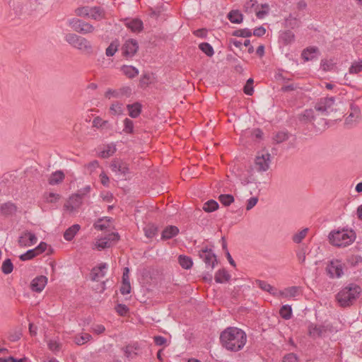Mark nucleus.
Instances as JSON below:
<instances>
[{
	"label": "nucleus",
	"mask_w": 362,
	"mask_h": 362,
	"mask_svg": "<svg viewBox=\"0 0 362 362\" xmlns=\"http://www.w3.org/2000/svg\"><path fill=\"white\" fill-rule=\"evenodd\" d=\"M281 317L284 320H289L292 317V308L289 305H284L279 310Z\"/></svg>",
	"instance_id": "nucleus-40"
},
{
	"label": "nucleus",
	"mask_w": 362,
	"mask_h": 362,
	"mask_svg": "<svg viewBox=\"0 0 362 362\" xmlns=\"http://www.w3.org/2000/svg\"><path fill=\"white\" fill-rule=\"evenodd\" d=\"M115 310L120 316H124L129 311L128 307L122 303H119L115 306Z\"/></svg>",
	"instance_id": "nucleus-57"
},
{
	"label": "nucleus",
	"mask_w": 362,
	"mask_h": 362,
	"mask_svg": "<svg viewBox=\"0 0 362 362\" xmlns=\"http://www.w3.org/2000/svg\"><path fill=\"white\" fill-rule=\"evenodd\" d=\"M65 40L78 49L87 50L91 48L90 42L86 38L74 33L66 35Z\"/></svg>",
	"instance_id": "nucleus-4"
},
{
	"label": "nucleus",
	"mask_w": 362,
	"mask_h": 362,
	"mask_svg": "<svg viewBox=\"0 0 362 362\" xmlns=\"http://www.w3.org/2000/svg\"><path fill=\"white\" fill-rule=\"evenodd\" d=\"M124 129L123 132L126 134L134 133V122L129 118H125L124 120Z\"/></svg>",
	"instance_id": "nucleus-50"
},
{
	"label": "nucleus",
	"mask_w": 362,
	"mask_h": 362,
	"mask_svg": "<svg viewBox=\"0 0 362 362\" xmlns=\"http://www.w3.org/2000/svg\"><path fill=\"white\" fill-rule=\"evenodd\" d=\"M116 151V148L115 146L108 145L106 149H104L100 153V156L103 158H107L112 156Z\"/></svg>",
	"instance_id": "nucleus-47"
},
{
	"label": "nucleus",
	"mask_w": 362,
	"mask_h": 362,
	"mask_svg": "<svg viewBox=\"0 0 362 362\" xmlns=\"http://www.w3.org/2000/svg\"><path fill=\"white\" fill-rule=\"evenodd\" d=\"M298 291V287L297 286H291L286 288L285 291H278L279 296H281L286 298L288 297H295L297 296Z\"/></svg>",
	"instance_id": "nucleus-39"
},
{
	"label": "nucleus",
	"mask_w": 362,
	"mask_h": 362,
	"mask_svg": "<svg viewBox=\"0 0 362 362\" xmlns=\"http://www.w3.org/2000/svg\"><path fill=\"white\" fill-rule=\"evenodd\" d=\"M92 339V336L88 333H83L82 334H77L74 338V341L76 344L81 346L85 343L89 341Z\"/></svg>",
	"instance_id": "nucleus-37"
},
{
	"label": "nucleus",
	"mask_w": 362,
	"mask_h": 362,
	"mask_svg": "<svg viewBox=\"0 0 362 362\" xmlns=\"http://www.w3.org/2000/svg\"><path fill=\"white\" fill-rule=\"evenodd\" d=\"M315 111L313 109H307L302 114L299 115V121L303 124H308L312 122L313 126H315L313 121H315Z\"/></svg>",
	"instance_id": "nucleus-24"
},
{
	"label": "nucleus",
	"mask_w": 362,
	"mask_h": 362,
	"mask_svg": "<svg viewBox=\"0 0 362 362\" xmlns=\"http://www.w3.org/2000/svg\"><path fill=\"white\" fill-rule=\"evenodd\" d=\"M179 228L175 226H168L161 233V240H170L179 233Z\"/></svg>",
	"instance_id": "nucleus-23"
},
{
	"label": "nucleus",
	"mask_w": 362,
	"mask_h": 362,
	"mask_svg": "<svg viewBox=\"0 0 362 362\" xmlns=\"http://www.w3.org/2000/svg\"><path fill=\"white\" fill-rule=\"evenodd\" d=\"M69 24L76 32L82 34L91 33L95 30L91 24L78 18L69 20Z\"/></svg>",
	"instance_id": "nucleus-7"
},
{
	"label": "nucleus",
	"mask_w": 362,
	"mask_h": 362,
	"mask_svg": "<svg viewBox=\"0 0 362 362\" xmlns=\"http://www.w3.org/2000/svg\"><path fill=\"white\" fill-rule=\"evenodd\" d=\"M279 37L284 44L287 45L294 41L295 35L292 31L287 30L281 32Z\"/></svg>",
	"instance_id": "nucleus-33"
},
{
	"label": "nucleus",
	"mask_w": 362,
	"mask_h": 362,
	"mask_svg": "<svg viewBox=\"0 0 362 362\" xmlns=\"http://www.w3.org/2000/svg\"><path fill=\"white\" fill-rule=\"evenodd\" d=\"M81 226L78 224H74L68 229H66L64 233V238L67 241L73 240L77 232L80 230Z\"/></svg>",
	"instance_id": "nucleus-31"
},
{
	"label": "nucleus",
	"mask_w": 362,
	"mask_h": 362,
	"mask_svg": "<svg viewBox=\"0 0 362 362\" xmlns=\"http://www.w3.org/2000/svg\"><path fill=\"white\" fill-rule=\"evenodd\" d=\"M326 271L332 279L340 278L344 274L342 264L337 259L331 261L327 265Z\"/></svg>",
	"instance_id": "nucleus-10"
},
{
	"label": "nucleus",
	"mask_w": 362,
	"mask_h": 362,
	"mask_svg": "<svg viewBox=\"0 0 362 362\" xmlns=\"http://www.w3.org/2000/svg\"><path fill=\"white\" fill-rule=\"evenodd\" d=\"M118 40L112 41L105 50V54L107 57H112L118 49L119 47Z\"/></svg>",
	"instance_id": "nucleus-43"
},
{
	"label": "nucleus",
	"mask_w": 362,
	"mask_h": 362,
	"mask_svg": "<svg viewBox=\"0 0 362 362\" xmlns=\"http://www.w3.org/2000/svg\"><path fill=\"white\" fill-rule=\"evenodd\" d=\"M218 208V204L214 199H210L204 203L203 209L206 212H212L216 211Z\"/></svg>",
	"instance_id": "nucleus-42"
},
{
	"label": "nucleus",
	"mask_w": 362,
	"mask_h": 362,
	"mask_svg": "<svg viewBox=\"0 0 362 362\" xmlns=\"http://www.w3.org/2000/svg\"><path fill=\"white\" fill-rule=\"evenodd\" d=\"M252 32L248 28L238 29L233 32L232 35L241 37H249L252 36Z\"/></svg>",
	"instance_id": "nucleus-45"
},
{
	"label": "nucleus",
	"mask_w": 362,
	"mask_h": 362,
	"mask_svg": "<svg viewBox=\"0 0 362 362\" xmlns=\"http://www.w3.org/2000/svg\"><path fill=\"white\" fill-rule=\"evenodd\" d=\"M111 114L114 115H119L123 112L122 104L119 102L114 103L110 107Z\"/></svg>",
	"instance_id": "nucleus-46"
},
{
	"label": "nucleus",
	"mask_w": 362,
	"mask_h": 362,
	"mask_svg": "<svg viewBox=\"0 0 362 362\" xmlns=\"http://www.w3.org/2000/svg\"><path fill=\"white\" fill-rule=\"evenodd\" d=\"M299 25L300 21L292 14H289V16L285 18L284 25L286 28L294 29L298 27Z\"/></svg>",
	"instance_id": "nucleus-35"
},
{
	"label": "nucleus",
	"mask_w": 362,
	"mask_h": 362,
	"mask_svg": "<svg viewBox=\"0 0 362 362\" xmlns=\"http://www.w3.org/2000/svg\"><path fill=\"white\" fill-rule=\"evenodd\" d=\"M90 12H91L90 7L83 6L76 9L75 13L78 16L88 17L90 16Z\"/></svg>",
	"instance_id": "nucleus-51"
},
{
	"label": "nucleus",
	"mask_w": 362,
	"mask_h": 362,
	"mask_svg": "<svg viewBox=\"0 0 362 362\" xmlns=\"http://www.w3.org/2000/svg\"><path fill=\"white\" fill-rule=\"evenodd\" d=\"M65 177V175L62 170H57L52 173L48 180V182L51 185H56L62 182Z\"/></svg>",
	"instance_id": "nucleus-27"
},
{
	"label": "nucleus",
	"mask_w": 362,
	"mask_h": 362,
	"mask_svg": "<svg viewBox=\"0 0 362 362\" xmlns=\"http://www.w3.org/2000/svg\"><path fill=\"white\" fill-rule=\"evenodd\" d=\"M230 279V275L225 269L218 270L214 276L215 281L218 284H223L226 281H228Z\"/></svg>",
	"instance_id": "nucleus-28"
},
{
	"label": "nucleus",
	"mask_w": 362,
	"mask_h": 362,
	"mask_svg": "<svg viewBox=\"0 0 362 362\" xmlns=\"http://www.w3.org/2000/svg\"><path fill=\"white\" fill-rule=\"evenodd\" d=\"M218 199L223 205L226 206L234 202V197L231 194H221Z\"/></svg>",
	"instance_id": "nucleus-49"
},
{
	"label": "nucleus",
	"mask_w": 362,
	"mask_h": 362,
	"mask_svg": "<svg viewBox=\"0 0 362 362\" xmlns=\"http://www.w3.org/2000/svg\"><path fill=\"white\" fill-rule=\"evenodd\" d=\"M362 71V60L354 62L349 68L350 74H358Z\"/></svg>",
	"instance_id": "nucleus-55"
},
{
	"label": "nucleus",
	"mask_w": 362,
	"mask_h": 362,
	"mask_svg": "<svg viewBox=\"0 0 362 362\" xmlns=\"http://www.w3.org/2000/svg\"><path fill=\"white\" fill-rule=\"evenodd\" d=\"M48 348L53 352L59 351L61 349L62 344L56 340L50 339L47 344Z\"/></svg>",
	"instance_id": "nucleus-56"
},
{
	"label": "nucleus",
	"mask_w": 362,
	"mask_h": 362,
	"mask_svg": "<svg viewBox=\"0 0 362 362\" xmlns=\"http://www.w3.org/2000/svg\"><path fill=\"white\" fill-rule=\"evenodd\" d=\"M37 256V253L33 249L28 250L26 252L21 255L19 258L21 261H28L33 259Z\"/></svg>",
	"instance_id": "nucleus-52"
},
{
	"label": "nucleus",
	"mask_w": 362,
	"mask_h": 362,
	"mask_svg": "<svg viewBox=\"0 0 362 362\" xmlns=\"http://www.w3.org/2000/svg\"><path fill=\"white\" fill-rule=\"evenodd\" d=\"M258 6L257 0H250L245 4V8L250 10V12H252L253 10L255 11V8H258Z\"/></svg>",
	"instance_id": "nucleus-59"
},
{
	"label": "nucleus",
	"mask_w": 362,
	"mask_h": 362,
	"mask_svg": "<svg viewBox=\"0 0 362 362\" xmlns=\"http://www.w3.org/2000/svg\"><path fill=\"white\" fill-rule=\"evenodd\" d=\"M13 265L10 259H5L1 266V272L4 274H9L13 272Z\"/></svg>",
	"instance_id": "nucleus-44"
},
{
	"label": "nucleus",
	"mask_w": 362,
	"mask_h": 362,
	"mask_svg": "<svg viewBox=\"0 0 362 362\" xmlns=\"http://www.w3.org/2000/svg\"><path fill=\"white\" fill-rule=\"evenodd\" d=\"M317 51L318 49L316 47H307L303 50L301 57L305 62L313 60L315 58V54Z\"/></svg>",
	"instance_id": "nucleus-29"
},
{
	"label": "nucleus",
	"mask_w": 362,
	"mask_h": 362,
	"mask_svg": "<svg viewBox=\"0 0 362 362\" xmlns=\"http://www.w3.org/2000/svg\"><path fill=\"white\" fill-rule=\"evenodd\" d=\"M327 332V329L323 325L310 324L308 326V334L313 339L323 337Z\"/></svg>",
	"instance_id": "nucleus-17"
},
{
	"label": "nucleus",
	"mask_w": 362,
	"mask_h": 362,
	"mask_svg": "<svg viewBox=\"0 0 362 362\" xmlns=\"http://www.w3.org/2000/svg\"><path fill=\"white\" fill-rule=\"evenodd\" d=\"M255 284L262 291H267L275 297L279 296L277 289L268 284L267 281L257 279L255 280Z\"/></svg>",
	"instance_id": "nucleus-21"
},
{
	"label": "nucleus",
	"mask_w": 362,
	"mask_h": 362,
	"mask_svg": "<svg viewBox=\"0 0 362 362\" xmlns=\"http://www.w3.org/2000/svg\"><path fill=\"white\" fill-rule=\"evenodd\" d=\"M283 362H298V358L296 354L290 353L284 357Z\"/></svg>",
	"instance_id": "nucleus-60"
},
{
	"label": "nucleus",
	"mask_w": 362,
	"mask_h": 362,
	"mask_svg": "<svg viewBox=\"0 0 362 362\" xmlns=\"http://www.w3.org/2000/svg\"><path fill=\"white\" fill-rule=\"evenodd\" d=\"M335 102L334 97H327L320 98L315 104L316 111L321 112L322 115H328L334 111V105Z\"/></svg>",
	"instance_id": "nucleus-5"
},
{
	"label": "nucleus",
	"mask_w": 362,
	"mask_h": 362,
	"mask_svg": "<svg viewBox=\"0 0 362 362\" xmlns=\"http://www.w3.org/2000/svg\"><path fill=\"white\" fill-rule=\"evenodd\" d=\"M220 341L222 346L227 350L237 352L245 345L247 335L241 329L229 327L221 333Z\"/></svg>",
	"instance_id": "nucleus-1"
},
{
	"label": "nucleus",
	"mask_w": 362,
	"mask_h": 362,
	"mask_svg": "<svg viewBox=\"0 0 362 362\" xmlns=\"http://www.w3.org/2000/svg\"><path fill=\"white\" fill-rule=\"evenodd\" d=\"M271 155L269 153H262L256 156L255 166L257 171L265 172L269 168Z\"/></svg>",
	"instance_id": "nucleus-8"
},
{
	"label": "nucleus",
	"mask_w": 362,
	"mask_h": 362,
	"mask_svg": "<svg viewBox=\"0 0 362 362\" xmlns=\"http://www.w3.org/2000/svg\"><path fill=\"white\" fill-rule=\"evenodd\" d=\"M97 247L99 250H103L105 248H108L111 247V243L107 239V237H105L103 238H100L97 241L96 244Z\"/></svg>",
	"instance_id": "nucleus-54"
},
{
	"label": "nucleus",
	"mask_w": 362,
	"mask_h": 362,
	"mask_svg": "<svg viewBox=\"0 0 362 362\" xmlns=\"http://www.w3.org/2000/svg\"><path fill=\"white\" fill-rule=\"evenodd\" d=\"M290 134L287 131H279L273 136V140L276 144H281L289 139Z\"/></svg>",
	"instance_id": "nucleus-36"
},
{
	"label": "nucleus",
	"mask_w": 362,
	"mask_h": 362,
	"mask_svg": "<svg viewBox=\"0 0 362 362\" xmlns=\"http://www.w3.org/2000/svg\"><path fill=\"white\" fill-rule=\"evenodd\" d=\"M328 238L332 245L339 247H346L355 240L356 233L352 230L343 228L342 230L331 231Z\"/></svg>",
	"instance_id": "nucleus-3"
},
{
	"label": "nucleus",
	"mask_w": 362,
	"mask_h": 362,
	"mask_svg": "<svg viewBox=\"0 0 362 362\" xmlns=\"http://www.w3.org/2000/svg\"><path fill=\"white\" fill-rule=\"evenodd\" d=\"M120 293L122 295L129 294L131 293L130 282H122V286L119 288Z\"/></svg>",
	"instance_id": "nucleus-58"
},
{
	"label": "nucleus",
	"mask_w": 362,
	"mask_h": 362,
	"mask_svg": "<svg viewBox=\"0 0 362 362\" xmlns=\"http://www.w3.org/2000/svg\"><path fill=\"white\" fill-rule=\"evenodd\" d=\"M227 17L232 23L240 24L243 21V15L238 10L230 11Z\"/></svg>",
	"instance_id": "nucleus-30"
},
{
	"label": "nucleus",
	"mask_w": 362,
	"mask_h": 362,
	"mask_svg": "<svg viewBox=\"0 0 362 362\" xmlns=\"http://www.w3.org/2000/svg\"><path fill=\"white\" fill-rule=\"evenodd\" d=\"M132 89L129 86H122L119 89H108L105 94L107 98H122L124 97L129 98L132 95Z\"/></svg>",
	"instance_id": "nucleus-9"
},
{
	"label": "nucleus",
	"mask_w": 362,
	"mask_h": 362,
	"mask_svg": "<svg viewBox=\"0 0 362 362\" xmlns=\"http://www.w3.org/2000/svg\"><path fill=\"white\" fill-rule=\"evenodd\" d=\"M90 10L89 18L95 21H100L105 18V11L102 7L93 6L90 7Z\"/></svg>",
	"instance_id": "nucleus-26"
},
{
	"label": "nucleus",
	"mask_w": 362,
	"mask_h": 362,
	"mask_svg": "<svg viewBox=\"0 0 362 362\" xmlns=\"http://www.w3.org/2000/svg\"><path fill=\"white\" fill-rule=\"evenodd\" d=\"M178 263L185 269H189L193 265L192 259L184 255H180L177 258Z\"/></svg>",
	"instance_id": "nucleus-32"
},
{
	"label": "nucleus",
	"mask_w": 362,
	"mask_h": 362,
	"mask_svg": "<svg viewBox=\"0 0 362 362\" xmlns=\"http://www.w3.org/2000/svg\"><path fill=\"white\" fill-rule=\"evenodd\" d=\"M258 202V198L257 197H251L248 200H247V206H246V209L247 211L252 209L257 203Z\"/></svg>",
	"instance_id": "nucleus-62"
},
{
	"label": "nucleus",
	"mask_w": 362,
	"mask_h": 362,
	"mask_svg": "<svg viewBox=\"0 0 362 362\" xmlns=\"http://www.w3.org/2000/svg\"><path fill=\"white\" fill-rule=\"evenodd\" d=\"M254 83V81L252 78H250L247 79L246 84L245 85L243 88L244 93L247 95H252L254 93V89L252 84Z\"/></svg>",
	"instance_id": "nucleus-53"
},
{
	"label": "nucleus",
	"mask_w": 362,
	"mask_h": 362,
	"mask_svg": "<svg viewBox=\"0 0 362 362\" xmlns=\"http://www.w3.org/2000/svg\"><path fill=\"white\" fill-rule=\"evenodd\" d=\"M144 230L148 238H152L157 235L158 228L154 224H148L144 228Z\"/></svg>",
	"instance_id": "nucleus-38"
},
{
	"label": "nucleus",
	"mask_w": 362,
	"mask_h": 362,
	"mask_svg": "<svg viewBox=\"0 0 362 362\" xmlns=\"http://www.w3.org/2000/svg\"><path fill=\"white\" fill-rule=\"evenodd\" d=\"M47 283V278L45 276H38L33 279L30 283V289L37 293L41 292Z\"/></svg>",
	"instance_id": "nucleus-16"
},
{
	"label": "nucleus",
	"mask_w": 362,
	"mask_h": 362,
	"mask_svg": "<svg viewBox=\"0 0 362 362\" xmlns=\"http://www.w3.org/2000/svg\"><path fill=\"white\" fill-rule=\"evenodd\" d=\"M83 199L76 193L71 195L64 204V208L72 212L78 209L82 204Z\"/></svg>",
	"instance_id": "nucleus-15"
},
{
	"label": "nucleus",
	"mask_w": 362,
	"mask_h": 362,
	"mask_svg": "<svg viewBox=\"0 0 362 362\" xmlns=\"http://www.w3.org/2000/svg\"><path fill=\"white\" fill-rule=\"evenodd\" d=\"M47 245L45 242H41L35 248L34 251L37 253V256L44 252L47 249Z\"/></svg>",
	"instance_id": "nucleus-61"
},
{
	"label": "nucleus",
	"mask_w": 362,
	"mask_h": 362,
	"mask_svg": "<svg viewBox=\"0 0 362 362\" xmlns=\"http://www.w3.org/2000/svg\"><path fill=\"white\" fill-rule=\"evenodd\" d=\"M124 25L126 27H127L129 29H130L132 32L134 33H139L142 31L144 26H143V22L139 18H134V19H128L126 18L124 21Z\"/></svg>",
	"instance_id": "nucleus-18"
},
{
	"label": "nucleus",
	"mask_w": 362,
	"mask_h": 362,
	"mask_svg": "<svg viewBox=\"0 0 362 362\" xmlns=\"http://www.w3.org/2000/svg\"><path fill=\"white\" fill-rule=\"evenodd\" d=\"M139 45L136 40L129 39L122 45V55L127 58L132 57L138 51Z\"/></svg>",
	"instance_id": "nucleus-11"
},
{
	"label": "nucleus",
	"mask_w": 362,
	"mask_h": 362,
	"mask_svg": "<svg viewBox=\"0 0 362 362\" xmlns=\"http://www.w3.org/2000/svg\"><path fill=\"white\" fill-rule=\"evenodd\" d=\"M37 238L36 235L30 232L25 231L18 238V245L21 247H30L37 243Z\"/></svg>",
	"instance_id": "nucleus-14"
},
{
	"label": "nucleus",
	"mask_w": 362,
	"mask_h": 362,
	"mask_svg": "<svg viewBox=\"0 0 362 362\" xmlns=\"http://www.w3.org/2000/svg\"><path fill=\"white\" fill-rule=\"evenodd\" d=\"M121 69L124 74L129 78H133L139 74V70L132 66L123 65Z\"/></svg>",
	"instance_id": "nucleus-34"
},
{
	"label": "nucleus",
	"mask_w": 362,
	"mask_h": 362,
	"mask_svg": "<svg viewBox=\"0 0 362 362\" xmlns=\"http://www.w3.org/2000/svg\"><path fill=\"white\" fill-rule=\"evenodd\" d=\"M110 168L112 171L116 173H119L124 176L129 173V165L119 158L113 159L110 163Z\"/></svg>",
	"instance_id": "nucleus-12"
},
{
	"label": "nucleus",
	"mask_w": 362,
	"mask_h": 362,
	"mask_svg": "<svg viewBox=\"0 0 362 362\" xmlns=\"http://www.w3.org/2000/svg\"><path fill=\"white\" fill-rule=\"evenodd\" d=\"M127 108L129 111V115L132 118H136L141 112L142 105L140 103L136 102L133 104L127 105Z\"/></svg>",
	"instance_id": "nucleus-25"
},
{
	"label": "nucleus",
	"mask_w": 362,
	"mask_h": 362,
	"mask_svg": "<svg viewBox=\"0 0 362 362\" xmlns=\"http://www.w3.org/2000/svg\"><path fill=\"white\" fill-rule=\"evenodd\" d=\"M122 350L124 351V356L127 358L132 359L138 355L139 346L137 343H134L123 347Z\"/></svg>",
	"instance_id": "nucleus-22"
},
{
	"label": "nucleus",
	"mask_w": 362,
	"mask_h": 362,
	"mask_svg": "<svg viewBox=\"0 0 362 362\" xmlns=\"http://www.w3.org/2000/svg\"><path fill=\"white\" fill-rule=\"evenodd\" d=\"M266 33V29L263 27V26H259L258 28H256L253 33H252V34H253L256 37H262Z\"/></svg>",
	"instance_id": "nucleus-64"
},
{
	"label": "nucleus",
	"mask_w": 362,
	"mask_h": 362,
	"mask_svg": "<svg viewBox=\"0 0 362 362\" xmlns=\"http://www.w3.org/2000/svg\"><path fill=\"white\" fill-rule=\"evenodd\" d=\"M107 264H100L99 267H94L90 272V279L93 281H99L100 278L104 277L105 275V269H107Z\"/></svg>",
	"instance_id": "nucleus-20"
},
{
	"label": "nucleus",
	"mask_w": 362,
	"mask_h": 362,
	"mask_svg": "<svg viewBox=\"0 0 362 362\" xmlns=\"http://www.w3.org/2000/svg\"><path fill=\"white\" fill-rule=\"evenodd\" d=\"M199 48L207 56L212 57L214 54V48L208 42H202L199 45Z\"/></svg>",
	"instance_id": "nucleus-41"
},
{
	"label": "nucleus",
	"mask_w": 362,
	"mask_h": 362,
	"mask_svg": "<svg viewBox=\"0 0 362 362\" xmlns=\"http://www.w3.org/2000/svg\"><path fill=\"white\" fill-rule=\"evenodd\" d=\"M103 219H99L95 223H94V228L97 230H103L108 227V225L105 223H103Z\"/></svg>",
	"instance_id": "nucleus-63"
},
{
	"label": "nucleus",
	"mask_w": 362,
	"mask_h": 362,
	"mask_svg": "<svg viewBox=\"0 0 362 362\" xmlns=\"http://www.w3.org/2000/svg\"><path fill=\"white\" fill-rule=\"evenodd\" d=\"M17 206L12 202H8L0 206V213L4 216H11L16 214Z\"/></svg>",
	"instance_id": "nucleus-19"
},
{
	"label": "nucleus",
	"mask_w": 362,
	"mask_h": 362,
	"mask_svg": "<svg viewBox=\"0 0 362 362\" xmlns=\"http://www.w3.org/2000/svg\"><path fill=\"white\" fill-rule=\"evenodd\" d=\"M198 256L206 264V267L211 268L212 270L218 263L216 255L211 249L204 247L198 251Z\"/></svg>",
	"instance_id": "nucleus-6"
},
{
	"label": "nucleus",
	"mask_w": 362,
	"mask_h": 362,
	"mask_svg": "<svg viewBox=\"0 0 362 362\" xmlns=\"http://www.w3.org/2000/svg\"><path fill=\"white\" fill-rule=\"evenodd\" d=\"M361 293V287L356 284H349L336 295V300L342 308L352 305Z\"/></svg>",
	"instance_id": "nucleus-2"
},
{
	"label": "nucleus",
	"mask_w": 362,
	"mask_h": 362,
	"mask_svg": "<svg viewBox=\"0 0 362 362\" xmlns=\"http://www.w3.org/2000/svg\"><path fill=\"white\" fill-rule=\"evenodd\" d=\"M361 110L360 108L354 105H351V112L345 119V124L349 127L356 125L360 120Z\"/></svg>",
	"instance_id": "nucleus-13"
},
{
	"label": "nucleus",
	"mask_w": 362,
	"mask_h": 362,
	"mask_svg": "<svg viewBox=\"0 0 362 362\" xmlns=\"http://www.w3.org/2000/svg\"><path fill=\"white\" fill-rule=\"evenodd\" d=\"M308 228H305L303 229L302 230H300V232L297 233L296 234H295L293 236V238H292L293 241L296 243H301L302 240L305 238V236L308 233Z\"/></svg>",
	"instance_id": "nucleus-48"
}]
</instances>
